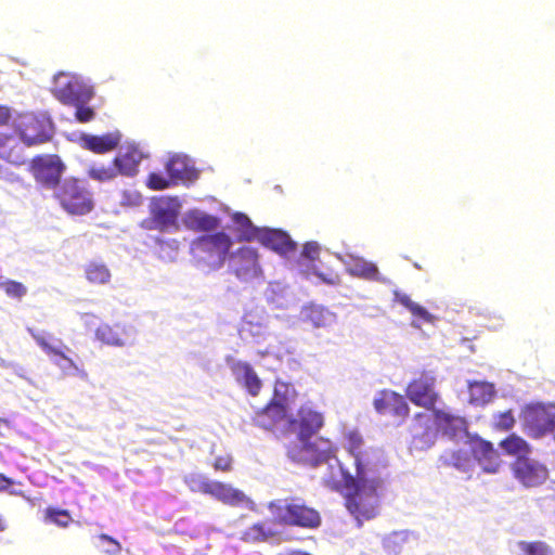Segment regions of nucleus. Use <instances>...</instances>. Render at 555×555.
I'll return each mask as SVG.
<instances>
[{
  "mask_svg": "<svg viewBox=\"0 0 555 555\" xmlns=\"http://www.w3.org/2000/svg\"><path fill=\"white\" fill-rule=\"evenodd\" d=\"M436 376L430 371H422L420 375L413 378L406 387V397L417 406L426 410H434L439 399V393L435 389Z\"/></svg>",
  "mask_w": 555,
  "mask_h": 555,
  "instance_id": "423d86ee",
  "label": "nucleus"
},
{
  "mask_svg": "<svg viewBox=\"0 0 555 555\" xmlns=\"http://www.w3.org/2000/svg\"><path fill=\"white\" fill-rule=\"evenodd\" d=\"M165 167L173 185L179 182H193L198 178V171L190 165L189 159L184 156L170 157Z\"/></svg>",
  "mask_w": 555,
  "mask_h": 555,
  "instance_id": "a211bd4d",
  "label": "nucleus"
},
{
  "mask_svg": "<svg viewBox=\"0 0 555 555\" xmlns=\"http://www.w3.org/2000/svg\"><path fill=\"white\" fill-rule=\"evenodd\" d=\"M442 466L455 467L460 470L466 472L472 466L470 454L466 450H449L442 453L439 457Z\"/></svg>",
  "mask_w": 555,
  "mask_h": 555,
  "instance_id": "cd10ccee",
  "label": "nucleus"
},
{
  "mask_svg": "<svg viewBox=\"0 0 555 555\" xmlns=\"http://www.w3.org/2000/svg\"><path fill=\"white\" fill-rule=\"evenodd\" d=\"M95 336L107 345L122 346L128 339L129 334L126 326L119 323H104L96 328Z\"/></svg>",
  "mask_w": 555,
  "mask_h": 555,
  "instance_id": "a878e982",
  "label": "nucleus"
},
{
  "mask_svg": "<svg viewBox=\"0 0 555 555\" xmlns=\"http://www.w3.org/2000/svg\"><path fill=\"white\" fill-rule=\"evenodd\" d=\"M299 417V431H298V440H305L306 438H311L314 434H317L324 424L323 415L312 410L309 406H301L298 410Z\"/></svg>",
  "mask_w": 555,
  "mask_h": 555,
  "instance_id": "412c9836",
  "label": "nucleus"
},
{
  "mask_svg": "<svg viewBox=\"0 0 555 555\" xmlns=\"http://www.w3.org/2000/svg\"><path fill=\"white\" fill-rule=\"evenodd\" d=\"M230 268L235 276L244 282L261 276L262 270L259 263L257 249L242 246L230 255Z\"/></svg>",
  "mask_w": 555,
  "mask_h": 555,
  "instance_id": "1a4fd4ad",
  "label": "nucleus"
},
{
  "mask_svg": "<svg viewBox=\"0 0 555 555\" xmlns=\"http://www.w3.org/2000/svg\"><path fill=\"white\" fill-rule=\"evenodd\" d=\"M343 448L353 459L354 474L340 466L341 480L328 478L325 482L333 490H346L345 506L361 527L379 514L386 491V464L377 449L366 446L359 430L344 434Z\"/></svg>",
  "mask_w": 555,
  "mask_h": 555,
  "instance_id": "f257e3e1",
  "label": "nucleus"
},
{
  "mask_svg": "<svg viewBox=\"0 0 555 555\" xmlns=\"http://www.w3.org/2000/svg\"><path fill=\"white\" fill-rule=\"evenodd\" d=\"M352 272L366 280H378L379 271L376 264L365 260H358L353 263Z\"/></svg>",
  "mask_w": 555,
  "mask_h": 555,
  "instance_id": "58836bf2",
  "label": "nucleus"
},
{
  "mask_svg": "<svg viewBox=\"0 0 555 555\" xmlns=\"http://www.w3.org/2000/svg\"><path fill=\"white\" fill-rule=\"evenodd\" d=\"M423 418H426V421H429L430 416H429V415H427V414H425V413H417V414L415 415V420H416L417 422H421Z\"/></svg>",
  "mask_w": 555,
  "mask_h": 555,
  "instance_id": "13d9d810",
  "label": "nucleus"
},
{
  "mask_svg": "<svg viewBox=\"0 0 555 555\" xmlns=\"http://www.w3.org/2000/svg\"><path fill=\"white\" fill-rule=\"evenodd\" d=\"M173 185L170 177H164L162 173L151 172L146 179V186L154 191H160Z\"/></svg>",
  "mask_w": 555,
  "mask_h": 555,
  "instance_id": "c03bdc74",
  "label": "nucleus"
},
{
  "mask_svg": "<svg viewBox=\"0 0 555 555\" xmlns=\"http://www.w3.org/2000/svg\"><path fill=\"white\" fill-rule=\"evenodd\" d=\"M46 519L63 528L67 527L73 520L67 509L55 507L46 509Z\"/></svg>",
  "mask_w": 555,
  "mask_h": 555,
  "instance_id": "a19ab883",
  "label": "nucleus"
},
{
  "mask_svg": "<svg viewBox=\"0 0 555 555\" xmlns=\"http://www.w3.org/2000/svg\"><path fill=\"white\" fill-rule=\"evenodd\" d=\"M87 176L99 182H107L115 179L118 175V169L114 165V162L111 165L104 164H93L87 170Z\"/></svg>",
  "mask_w": 555,
  "mask_h": 555,
  "instance_id": "473e14b6",
  "label": "nucleus"
},
{
  "mask_svg": "<svg viewBox=\"0 0 555 555\" xmlns=\"http://www.w3.org/2000/svg\"><path fill=\"white\" fill-rule=\"evenodd\" d=\"M54 197L69 215H87L94 207L92 194L77 178L65 179L54 191Z\"/></svg>",
  "mask_w": 555,
  "mask_h": 555,
  "instance_id": "20e7f679",
  "label": "nucleus"
},
{
  "mask_svg": "<svg viewBox=\"0 0 555 555\" xmlns=\"http://www.w3.org/2000/svg\"><path fill=\"white\" fill-rule=\"evenodd\" d=\"M207 495L231 506H237L247 501V496L243 491L217 480H211Z\"/></svg>",
  "mask_w": 555,
  "mask_h": 555,
  "instance_id": "4be33fe9",
  "label": "nucleus"
},
{
  "mask_svg": "<svg viewBox=\"0 0 555 555\" xmlns=\"http://www.w3.org/2000/svg\"><path fill=\"white\" fill-rule=\"evenodd\" d=\"M256 241L281 256H287L297 249L296 242L280 229L262 228Z\"/></svg>",
  "mask_w": 555,
  "mask_h": 555,
  "instance_id": "2eb2a0df",
  "label": "nucleus"
},
{
  "mask_svg": "<svg viewBox=\"0 0 555 555\" xmlns=\"http://www.w3.org/2000/svg\"><path fill=\"white\" fill-rule=\"evenodd\" d=\"M14 485V481L0 473V491H7Z\"/></svg>",
  "mask_w": 555,
  "mask_h": 555,
  "instance_id": "5fc2aeb1",
  "label": "nucleus"
},
{
  "mask_svg": "<svg viewBox=\"0 0 555 555\" xmlns=\"http://www.w3.org/2000/svg\"><path fill=\"white\" fill-rule=\"evenodd\" d=\"M286 418L287 411L282 405L268 402L255 413L254 422L264 429H272Z\"/></svg>",
  "mask_w": 555,
  "mask_h": 555,
  "instance_id": "5701e85b",
  "label": "nucleus"
},
{
  "mask_svg": "<svg viewBox=\"0 0 555 555\" xmlns=\"http://www.w3.org/2000/svg\"><path fill=\"white\" fill-rule=\"evenodd\" d=\"M409 311L413 314V317L424 322L431 323L434 321V317L424 307L416 302Z\"/></svg>",
  "mask_w": 555,
  "mask_h": 555,
  "instance_id": "8fccbe9b",
  "label": "nucleus"
},
{
  "mask_svg": "<svg viewBox=\"0 0 555 555\" xmlns=\"http://www.w3.org/2000/svg\"><path fill=\"white\" fill-rule=\"evenodd\" d=\"M99 539L103 542H107L108 546H111L109 548L106 550V553H108L111 555H115L121 551L120 543L117 540H115L114 538H112L111 535L102 533L99 535Z\"/></svg>",
  "mask_w": 555,
  "mask_h": 555,
  "instance_id": "3c124183",
  "label": "nucleus"
},
{
  "mask_svg": "<svg viewBox=\"0 0 555 555\" xmlns=\"http://www.w3.org/2000/svg\"><path fill=\"white\" fill-rule=\"evenodd\" d=\"M54 96L65 105L90 101L94 93L91 88L83 87L79 82L60 74L53 88Z\"/></svg>",
  "mask_w": 555,
  "mask_h": 555,
  "instance_id": "9b49d317",
  "label": "nucleus"
},
{
  "mask_svg": "<svg viewBox=\"0 0 555 555\" xmlns=\"http://www.w3.org/2000/svg\"><path fill=\"white\" fill-rule=\"evenodd\" d=\"M320 245L317 242H307L304 245L301 255L309 260H317L320 255Z\"/></svg>",
  "mask_w": 555,
  "mask_h": 555,
  "instance_id": "09e8293b",
  "label": "nucleus"
},
{
  "mask_svg": "<svg viewBox=\"0 0 555 555\" xmlns=\"http://www.w3.org/2000/svg\"><path fill=\"white\" fill-rule=\"evenodd\" d=\"M518 547L522 555H551L552 553L551 547L543 541H520Z\"/></svg>",
  "mask_w": 555,
  "mask_h": 555,
  "instance_id": "ea45409f",
  "label": "nucleus"
},
{
  "mask_svg": "<svg viewBox=\"0 0 555 555\" xmlns=\"http://www.w3.org/2000/svg\"><path fill=\"white\" fill-rule=\"evenodd\" d=\"M11 118L10 109L7 106L0 105V126L5 125Z\"/></svg>",
  "mask_w": 555,
  "mask_h": 555,
  "instance_id": "6e6d98bb",
  "label": "nucleus"
},
{
  "mask_svg": "<svg viewBox=\"0 0 555 555\" xmlns=\"http://www.w3.org/2000/svg\"><path fill=\"white\" fill-rule=\"evenodd\" d=\"M395 299L396 301H398L399 304H401L402 306H404L408 310H411V308L414 306V301L410 298L409 295L406 294H403V293H400V292H395Z\"/></svg>",
  "mask_w": 555,
  "mask_h": 555,
  "instance_id": "864d4df0",
  "label": "nucleus"
},
{
  "mask_svg": "<svg viewBox=\"0 0 555 555\" xmlns=\"http://www.w3.org/2000/svg\"><path fill=\"white\" fill-rule=\"evenodd\" d=\"M141 228L144 230H157L160 232H165L164 229L158 223V221L156 220V217L153 216L152 211H151V216L149 218L143 219L141 221Z\"/></svg>",
  "mask_w": 555,
  "mask_h": 555,
  "instance_id": "603ef678",
  "label": "nucleus"
},
{
  "mask_svg": "<svg viewBox=\"0 0 555 555\" xmlns=\"http://www.w3.org/2000/svg\"><path fill=\"white\" fill-rule=\"evenodd\" d=\"M274 524L315 529L321 525L320 513L298 498L278 499L268 504Z\"/></svg>",
  "mask_w": 555,
  "mask_h": 555,
  "instance_id": "f03ea898",
  "label": "nucleus"
},
{
  "mask_svg": "<svg viewBox=\"0 0 555 555\" xmlns=\"http://www.w3.org/2000/svg\"><path fill=\"white\" fill-rule=\"evenodd\" d=\"M0 158L15 166L25 164L23 147L15 135L0 131Z\"/></svg>",
  "mask_w": 555,
  "mask_h": 555,
  "instance_id": "b1692460",
  "label": "nucleus"
},
{
  "mask_svg": "<svg viewBox=\"0 0 555 555\" xmlns=\"http://www.w3.org/2000/svg\"><path fill=\"white\" fill-rule=\"evenodd\" d=\"M516 421L512 410L499 412L493 415V428L499 431L511 430Z\"/></svg>",
  "mask_w": 555,
  "mask_h": 555,
  "instance_id": "79ce46f5",
  "label": "nucleus"
},
{
  "mask_svg": "<svg viewBox=\"0 0 555 555\" xmlns=\"http://www.w3.org/2000/svg\"><path fill=\"white\" fill-rule=\"evenodd\" d=\"M143 197L135 190H125L120 195V205L126 207H138L142 204Z\"/></svg>",
  "mask_w": 555,
  "mask_h": 555,
  "instance_id": "a18cd8bd",
  "label": "nucleus"
},
{
  "mask_svg": "<svg viewBox=\"0 0 555 555\" xmlns=\"http://www.w3.org/2000/svg\"><path fill=\"white\" fill-rule=\"evenodd\" d=\"M232 246V237L224 231H218L194 238L190 245V253L198 266L218 270L230 256Z\"/></svg>",
  "mask_w": 555,
  "mask_h": 555,
  "instance_id": "7ed1b4c3",
  "label": "nucleus"
},
{
  "mask_svg": "<svg viewBox=\"0 0 555 555\" xmlns=\"http://www.w3.org/2000/svg\"><path fill=\"white\" fill-rule=\"evenodd\" d=\"M280 555H311V554L304 552V551H299V550H288V551L281 553Z\"/></svg>",
  "mask_w": 555,
  "mask_h": 555,
  "instance_id": "4d7b16f0",
  "label": "nucleus"
},
{
  "mask_svg": "<svg viewBox=\"0 0 555 555\" xmlns=\"http://www.w3.org/2000/svg\"><path fill=\"white\" fill-rule=\"evenodd\" d=\"M33 337L36 340V343L44 350L46 353H48L50 356L59 357L60 360L65 361L67 363L68 367L77 369L74 361L70 358H68L62 350L53 347L48 341V339L46 338L44 335L33 334Z\"/></svg>",
  "mask_w": 555,
  "mask_h": 555,
  "instance_id": "e433bc0d",
  "label": "nucleus"
},
{
  "mask_svg": "<svg viewBox=\"0 0 555 555\" xmlns=\"http://www.w3.org/2000/svg\"><path fill=\"white\" fill-rule=\"evenodd\" d=\"M430 411L437 429L441 430L444 435L455 437L466 429L464 417L436 408Z\"/></svg>",
  "mask_w": 555,
  "mask_h": 555,
  "instance_id": "6ab92c4d",
  "label": "nucleus"
},
{
  "mask_svg": "<svg viewBox=\"0 0 555 555\" xmlns=\"http://www.w3.org/2000/svg\"><path fill=\"white\" fill-rule=\"evenodd\" d=\"M470 402L483 405L491 401L495 395L494 385L488 382H472L468 384Z\"/></svg>",
  "mask_w": 555,
  "mask_h": 555,
  "instance_id": "c756f323",
  "label": "nucleus"
},
{
  "mask_svg": "<svg viewBox=\"0 0 555 555\" xmlns=\"http://www.w3.org/2000/svg\"><path fill=\"white\" fill-rule=\"evenodd\" d=\"M230 369L236 382L241 384L250 396L256 397L259 395L262 382L248 362L234 361L230 364Z\"/></svg>",
  "mask_w": 555,
  "mask_h": 555,
  "instance_id": "f3484780",
  "label": "nucleus"
},
{
  "mask_svg": "<svg viewBox=\"0 0 555 555\" xmlns=\"http://www.w3.org/2000/svg\"><path fill=\"white\" fill-rule=\"evenodd\" d=\"M143 159L142 152L134 145L122 147L113 162L118 169V175L134 177L139 172V165Z\"/></svg>",
  "mask_w": 555,
  "mask_h": 555,
  "instance_id": "dca6fc26",
  "label": "nucleus"
},
{
  "mask_svg": "<svg viewBox=\"0 0 555 555\" xmlns=\"http://www.w3.org/2000/svg\"><path fill=\"white\" fill-rule=\"evenodd\" d=\"M17 132L27 146L42 144L51 138L47 124L34 115H27L21 119Z\"/></svg>",
  "mask_w": 555,
  "mask_h": 555,
  "instance_id": "4468645a",
  "label": "nucleus"
},
{
  "mask_svg": "<svg viewBox=\"0 0 555 555\" xmlns=\"http://www.w3.org/2000/svg\"><path fill=\"white\" fill-rule=\"evenodd\" d=\"M65 169L57 155H38L29 165V171L35 180L48 189H54L61 184L60 179Z\"/></svg>",
  "mask_w": 555,
  "mask_h": 555,
  "instance_id": "0eeeda50",
  "label": "nucleus"
},
{
  "mask_svg": "<svg viewBox=\"0 0 555 555\" xmlns=\"http://www.w3.org/2000/svg\"><path fill=\"white\" fill-rule=\"evenodd\" d=\"M7 528H8V526H7L4 518L2 516H0V532L7 530Z\"/></svg>",
  "mask_w": 555,
  "mask_h": 555,
  "instance_id": "bf43d9fd",
  "label": "nucleus"
},
{
  "mask_svg": "<svg viewBox=\"0 0 555 555\" xmlns=\"http://www.w3.org/2000/svg\"><path fill=\"white\" fill-rule=\"evenodd\" d=\"M119 143V135L106 133L103 135L85 134L81 137V145L93 153L104 154L115 150Z\"/></svg>",
  "mask_w": 555,
  "mask_h": 555,
  "instance_id": "393cba45",
  "label": "nucleus"
},
{
  "mask_svg": "<svg viewBox=\"0 0 555 555\" xmlns=\"http://www.w3.org/2000/svg\"><path fill=\"white\" fill-rule=\"evenodd\" d=\"M56 364H57V365H60V366H62V364H61V361H60V360H56Z\"/></svg>",
  "mask_w": 555,
  "mask_h": 555,
  "instance_id": "052dcab7",
  "label": "nucleus"
},
{
  "mask_svg": "<svg viewBox=\"0 0 555 555\" xmlns=\"http://www.w3.org/2000/svg\"><path fill=\"white\" fill-rule=\"evenodd\" d=\"M151 211L153 212V216L156 217V220L164 231H167L171 227H176L178 212L168 202L159 201L155 203Z\"/></svg>",
  "mask_w": 555,
  "mask_h": 555,
  "instance_id": "7c9ffc66",
  "label": "nucleus"
},
{
  "mask_svg": "<svg viewBox=\"0 0 555 555\" xmlns=\"http://www.w3.org/2000/svg\"><path fill=\"white\" fill-rule=\"evenodd\" d=\"M293 388L288 383L276 380L274 384L273 396L269 403L280 404L288 411V400Z\"/></svg>",
  "mask_w": 555,
  "mask_h": 555,
  "instance_id": "c9c22d12",
  "label": "nucleus"
},
{
  "mask_svg": "<svg viewBox=\"0 0 555 555\" xmlns=\"http://www.w3.org/2000/svg\"><path fill=\"white\" fill-rule=\"evenodd\" d=\"M86 279L92 284H106L111 280V271L104 262L90 261L85 267Z\"/></svg>",
  "mask_w": 555,
  "mask_h": 555,
  "instance_id": "2f4dec72",
  "label": "nucleus"
},
{
  "mask_svg": "<svg viewBox=\"0 0 555 555\" xmlns=\"http://www.w3.org/2000/svg\"><path fill=\"white\" fill-rule=\"evenodd\" d=\"M184 227L193 232H211L219 228L220 219L199 209H191L183 217Z\"/></svg>",
  "mask_w": 555,
  "mask_h": 555,
  "instance_id": "aec40b11",
  "label": "nucleus"
},
{
  "mask_svg": "<svg viewBox=\"0 0 555 555\" xmlns=\"http://www.w3.org/2000/svg\"><path fill=\"white\" fill-rule=\"evenodd\" d=\"M232 220L236 225L240 242L256 241L261 229L253 224L251 220L243 212H235Z\"/></svg>",
  "mask_w": 555,
  "mask_h": 555,
  "instance_id": "c85d7f7f",
  "label": "nucleus"
},
{
  "mask_svg": "<svg viewBox=\"0 0 555 555\" xmlns=\"http://www.w3.org/2000/svg\"><path fill=\"white\" fill-rule=\"evenodd\" d=\"M334 454L332 442L323 438H306L287 446V456L292 462L311 467L326 462Z\"/></svg>",
  "mask_w": 555,
  "mask_h": 555,
  "instance_id": "39448f33",
  "label": "nucleus"
},
{
  "mask_svg": "<svg viewBox=\"0 0 555 555\" xmlns=\"http://www.w3.org/2000/svg\"><path fill=\"white\" fill-rule=\"evenodd\" d=\"M304 320L309 322L313 327H327L335 323L336 315L328 309L309 305L304 308Z\"/></svg>",
  "mask_w": 555,
  "mask_h": 555,
  "instance_id": "bb28decb",
  "label": "nucleus"
},
{
  "mask_svg": "<svg viewBox=\"0 0 555 555\" xmlns=\"http://www.w3.org/2000/svg\"><path fill=\"white\" fill-rule=\"evenodd\" d=\"M5 423V421L3 418H0V425Z\"/></svg>",
  "mask_w": 555,
  "mask_h": 555,
  "instance_id": "680f3d73",
  "label": "nucleus"
},
{
  "mask_svg": "<svg viewBox=\"0 0 555 555\" xmlns=\"http://www.w3.org/2000/svg\"><path fill=\"white\" fill-rule=\"evenodd\" d=\"M521 420L533 436H542L555 428V405L528 404L521 412Z\"/></svg>",
  "mask_w": 555,
  "mask_h": 555,
  "instance_id": "6e6552de",
  "label": "nucleus"
},
{
  "mask_svg": "<svg viewBox=\"0 0 555 555\" xmlns=\"http://www.w3.org/2000/svg\"><path fill=\"white\" fill-rule=\"evenodd\" d=\"M184 483L192 492L207 494L211 480L201 474L192 473L184 477Z\"/></svg>",
  "mask_w": 555,
  "mask_h": 555,
  "instance_id": "4c0bfd02",
  "label": "nucleus"
},
{
  "mask_svg": "<svg viewBox=\"0 0 555 555\" xmlns=\"http://www.w3.org/2000/svg\"><path fill=\"white\" fill-rule=\"evenodd\" d=\"M274 534L275 531L266 522H256L244 531L243 539L247 542H263Z\"/></svg>",
  "mask_w": 555,
  "mask_h": 555,
  "instance_id": "72a5a7b5",
  "label": "nucleus"
},
{
  "mask_svg": "<svg viewBox=\"0 0 555 555\" xmlns=\"http://www.w3.org/2000/svg\"><path fill=\"white\" fill-rule=\"evenodd\" d=\"M470 454L482 472L487 474H498L500 472L503 461L492 442L478 436L473 437L470 439Z\"/></svg>",
  "mask_w": 555,
  "mask_h": 555,
  "instance_id": "f8f14e48",
  "label": "nucleus"
},
{
  "mask_svg": "<svg viewBox=\"0 0 555 555\" xmlns=\"http://www.w3.org/2000/svg\"><path fill=\"white\" fill-rule=\"evenodd\" d=\"M212 467L218 472H231L233 467V457L230 454L217 456L214 460Z\"/></svg>",
  "mask_w": 555,
  "mask_h": 555,
  "instance_id": "de8ad7c7",
  "label": "nucleus"
},
{
  "mask_svg": "<svg viewBox=\"0 0 555 555\" xmlns=\"http://www.w3.org/2000/svg\"><path fill=\"white\" fill-rule=\"evenodd\" d=\"M500 447L509 455L522 456L530 452L529 444L521 437L512 434L500 442Z\"/></svg>",
  "mask_w": 555,
  "mask_h": 555,
  "instance_id": "f704fd0d",
  "label": "nucleus"
},
{
  "mask_svg": "<svg viewBox=\"0 0 555 555\" xmlns=\"http://www.w3.org/2000/svg\"><path fill=\"white\" fill-rule=\"evenodd\" d=\"M512 472L515 479L527 488L539 487L548 478L545 465L525 456H519L513 462Z\"/></svg>",
  "mask_w": 555,
  "mask_h": 555,
  "instance_id": "9d476101",
  "label": "nucleus"
},
{
  "mask_svg": "<svg viewBox=\"0 0 555 555\" xmlns=\"http://www.w3.org/2000/svg\"><path fill=\"white\" fill-rule=\"evenodd\" d=\"M373 405L378 414L392 416L400 421H404L410 413L405 398L393 390H380L374 398Z\"/></svg>",
  "mask_w": 555,
  "mask_h": 555,
  "instance_id": "ddd939ff",
  "label": "nucleus"
},
{
  "mask_svg": "<svg viewBox=\"0 0 555 555\" xmlns=\"http://www.w3.org/2000/svg\"><path fill=\"white\" fill-rule=\"evenodd\" d=\"M0 288L7 294V296L17 299H21L27 293L26 286L14 280L0 282Z\"/></svg>",
  "mask_w": 555,
  "mask_h": 555,
  "instance_id": "37998d69",
  "label": "nucleus"
},
{
  "mask_svg": "<svg viewBox=\"0 0 555 555\" xmlns=\"http://www.w3.org/2000/svg\"><path fill=\"white\" fill-rule=\"evenodd\" d=\"M87 102H80L77 104H72L76 107L75 117L79 122H89L94 116L95 112L91 106L86 105Z\"/></svg>",
  "mask_w": 555,
  "mask_h": 555,
  "instance_id": "49530a36",
  "label": "nucleus"
}]
</instances>
